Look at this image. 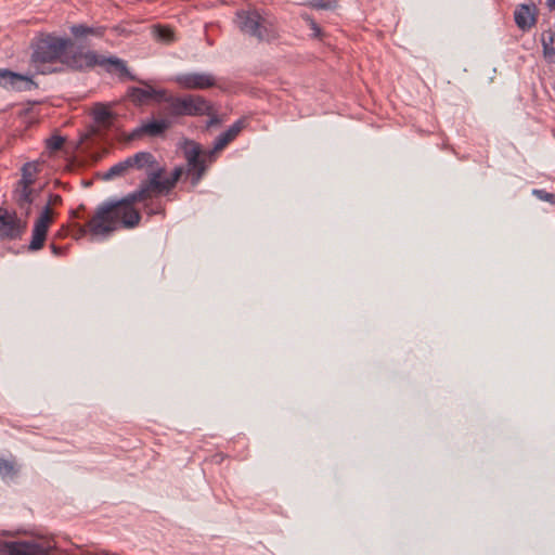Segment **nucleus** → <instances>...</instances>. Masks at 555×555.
I'll return each instance as SVG.
<instances>
[{"label":"nucleus","instance_id":"9","mask_svg":"<svg viewBox=\"0 0 555 555\" xmlns=\"http://www.w3.org/2000/svg\"><path fill=\"white\" fill-rule=\"evenodd\" d=\"M0 87L21 92L37 89L38 85L27 75L8 68H0Z\"/></svg>","mask_w":555,"mask_h":555},{"label":"nucleus","instance_id":"21","mask_svg":"<svg viewBox=\"0 0 555 555\" xmlns=\"http://www.w3.org/2000/svg\"><path fill=\"white\" fill-rule=\"evenodd\" d=\"M18 473V468L13 460L4 459L0 455V476L2 479L14 478Z\"/></svg>","mask_w":555,"mask_h":555},{"label":"nucleus","instance_id":"33","mask_svg":"<svg viewBox=\"0 0 555 555\" xmlns=\"http://www.w3.org/2000/svg\"><path fill=\"white\" fill-rule=\"evenodd\" d=\"M311 4L318 9H330L331 5L326 0H311Z\"/></svg>","mask_w":555,"mask_h":555},{"label":"nucleus","instance_id":"12","mask_svg":"<svg viewBox=\"0 0 555 555\" xmlns=\"http://www.w3.org/2000/svg\"><path fill=\"white\" fill-rule=\"evenodd\" d=\"M169 127L170 121L167 119H151L134 128L130 134V139H141L144 135L152 138L160 137Z\"/></svg>","mask_w":555,"mask_h":555},{"label":"nucleus","instance_id":"17","mask_svg":"<svg viewBox=\"0 0 555 555\" xmlns=\"http://www.w3.org/2000/svg\"><path fill=\"white\" fill-rule=\"evenodd\" d=\"M153 193L141 182L138 190L134 192L129 193L124 198L116 201V202H109L108 204L117 205L118 207L125 206L127 207H133V205L138 202H146L147 199L152 198Z\"/></svg>","mask_w":555,"mask_h":555},{"label":"nucleus","instance_id":"23","mask_svg":"<svg viewBox=\"0 0 555 555\" xmlns=\"http://www.w3.org/2000/svg\"><path fill=\"white\" fill-rule=\"evenodd\" d=\"M184 173V168L182 166H177L170 177L165 178V184H166V194H168L170 191H172L178 181L181 179L182 175Z\"/></svg>","mask_w":555,"mask_h":555},{"label":"nucleus","instance_id":"8","mask_svg":"<svg viewBox=\"0 0 555 555\" xmlns=\"http://www.w3.org/2000/svg\"><path fill=\"white\" fill-rule=\"evenodd\" d=\"M53 211L43 207L33 228L31 240L28 245L29 251H37L44 246L50 225L53 223Z\"/></svg>","mask_w":555,"mask_h":555},{"label":"nucleus","instance_id":"28","mask_svg":"<svg viewBox=\"0 0 555 555\" xmlns=\"http://www.w3.org/2000/svg\"><path fill=\"white\" fill-rule=\"evenodd\" d=\"M65 140L61 135H52L47 140V147L51 151H59L62 149Z\"/></svg>","mask_w":555,"mask_h":555},{"label":"nucleus","instance_id":"14","mask_svg":"<svg viewBox=\"0 0 555 555\" xmlns=\"http://www.w3.org/2000/svg\"><path fill=\"white\" fill-rule=\"evenodd\" d=\"M34 193L35 190L33 188L23 186L20 184H15V188L12 192V198L17 207L23 211L25 218L29 217L31 214Z\"/></svg>","mask_w":555,"mask_h":555},{"label":"nucleus","instance_id":"27","mask_svg":"<svg viewBox=\"0 0 555 555\" xmlns=\"http://www.w3.org/2000/svg\"><path fill=\"white\" fill-rule=\"evenodd\" d=\"M532 194H533L537 198H539V199H541V201H543V202H547V203H551V204H555V194H554V193H550V192H547V191H545V190H542V189H541V190H540V189H534V190L532 191Z\"/></svg>","mask_w":555,"mask_h":555},{"label":"nucleus","instance_id":"3","mask_svg":"<svg viewBox=\"0 0 555 555\" xmlns=\"http://www.w3.org/2000/svg\"><path fill=\"white\" fill-rule=\"evenodd\" d=\"M163 113L167 117L180 118L184 116L198 117L212 114V104L199 94L167 95L165 96Z\"/></svg>","mask_w":555,"mask_h":555},{"label":"nucleus","instance_id":"39","mask_svg":"<svg viewBox=\"0 0 555 555\" xmlns=\"http://www.w3.org/2000/svg\"><path fill=\"white\" fill-rule=\"evenodd\" d=\"M73 217H78V215L75 211H72Z\"/></svg>","mask_w":555,"mask_h":555},{"label":"nucleus","instance_id":"24","mask_svg":"<svg viewBox=\"0 0 555 555\" xmlns=\"http://www.w3.org/2000/svg\"><path fill=\"white\" fill-rule=\"evenodd\" d=\"M93 118L96 122L106 125L109 124L112 119V113L105 107H100L94 109L93 112Z\"/></svg>","mask_w":555,"mask_h":555},{"label":"nucleus","instance_id":"22","mask_svg":"<svg viewBox=\"0 0 555 555\" xmlns=\"http://www.w3.org/2000/svg\"><path fill=\"white\" fill-rule=\"evenodd\" d=\"M541 41L544 55L555 56V34L552 30L542 34Z\"/></svg>","mask_w":555,"mask_h":555},{"label":"nucleus","instance_id":"6","mask_svg":"<svg viewBox=\"0 0 555 555\" xmlns=\"http://www.w3.org/2000/svg\"><path fill=\"white\" fill-rule=\"evenodd\" d=\"M184 158L188 164V173L191 176L192 185H196L206 172L207 166L202 158L204 151L202 145L193 140L184 139L181 144Z\"/></svg>","mask_w":555,"mask_h":555},{"label":"nucleus","instance_id":"25","mask_svg":"<svg viewBox=\"0 0 555 555\" xmlns=\"http://www.w3.org/2000/svg\"><path fill=\"white\" fill-rule=\"evenodd\" d=\"M125 176H127V173L124 170L120 163L118 162L117 164L113 165L106 172L103 173V179L112 180L116 177H125Z\"/></svg>","mask_w":555,"mask_h":555},{"label":"nucleus","instance_id":"18","mask_svg":"<svg viewBox=\"0 0 555 555\" xmlns=\"http://www.w3.org/2000/svg\"><path fill=\"white\" fill-rule=\"evenodd\" d=\"M69 30H70V34L76 39H81L87 36H94V37L101 38L105 34L106 27L105 26H88L86 24H75V25L70 26Z\"/></svg>","mask_w":555,"mask_h":555},{"label":"nucleus","instance_id":"19","mask_svg":"<svg viewBox=\"0 0 555 555\" xmlns=\"http://www.w3.org/2000/svg\"><path fill=\"white\" fill-rule=\"evenodd\" d=\"M134 170H146L155 164V156L151 152H138L130 156Z\"/></svg>","mask_w":555,"mask_h":555},{"label":"nucleus","instance_id":"30","mask_svg":"<svg viewBox=\"0 0 555 555\" xmlns=\"http://www.w3.org/2000/svg\"><path fill=\"white\" fill-rule=\"evenodd\" d=\"M50 248H51L53 255H55V256H63V255H65V253L67 250V247L59 246L54 243L50 244Z\"/></svg>","mask_w":555,"mask_h":555},{"label":"nucleus","instance_id":"20","mask_svg":"<svg viewBox=\"0 0 555 555\" xmlns=\"http://www.w3.org/2000/svg\"><path fill=\"white\" fill-rule=\"evenodd\" d=\"M37 172L38 165L36 163L24 164L21 169L22 178L16 182V184L31 188L35 183Z\"/></svg>","mask_w":555,"mask_h":555},{"label":"nucleus","instance_id":"35","mask_svg":"<svg viewBox=\"0 0 555 555\" xmlns=\"http://www.w3.org/2000/svg\"><path fill=\"white\" fill-rule=\"evenodd\" d=\"M310 26H311V29L314 31L313 36L319 37L321 34V28L318 26V24L313 20H311Z\"/></svg>","mask_w":555,"mask_h":555},{"label":"nucleus","instance_id":"29","mask_svg":"<svg viewBox=\"0 0 555 555\" xmlns=\"http://www.w3.org/2000/svg\"><path fill=\"white\" fill-rule=\"evenodd\" d=\"M63 198L60 194L51 193L48 197V203L44 207H49L51 209V206H59L62 205Z\"/></svg>","mask_w":555,"mask_h":555},{"label":"nucleus","instance_id":"31","mask_svg":"<svg viewBox=\"0 0 555 555\" xmlns=\"http://www.w3.org/2000/svg\"><path fill=\"white\" fill-rule=\"evenodd\" d=\"M120 165L122 166L124 170L126 171V173L128 175L131 170H134L133 169V165H132V162L130 159V156H128L127 158H125L124 160H120L119 162Z\"/></svg>","mask_w":555,"mask_h":555},{"label":"nucleus","instance_id":"15","mask_svg":"<svg viewBox=\"0 0 555 555\" xmlns=\"http://www.w3.org/2000/svg\"><path fill=\"white\" fill-rule=\"evenodd\" d=\"M246 119L240 118L228 130L220 133L215 140V151H222L229 143H231L238 133L245 128Z\"/></svg>","mask_w":555,"mask_h":555},{"label":"nucleus","instance_id":"16","mask_svg":"<svg viewBox=\"0 0 555 555\" xmlns=\"http://www.w3.org/2000/svg\"><path fill=\"white\" fill-rule=\"evenodd\" d=\"M514 20L518 28L528 30L537 23V16L528 4H519L514 12Z\"/></svg>","mask_w":555,"mask_h":555},{"label":"nucleus","instance_id":"36","mask_svg":"<svg viewBox=\"0 0 555 555\" xmlns=\"http://www.w3.org/2000/svg\"><path fill=\"white\" fill-rule=\"evenodd\" d=\"M163 211H164V208L162 207L160 204H158L155 208H151L149 214L150 215L162 214Z\"/></svg>","mask_w":555,"mask_h":555},{"label":"nucleus","instance_id":"26","mask_svg":"<svg viewBox=\"0 0 555 555\" xmlns=\"http://www.w3.org/2000/svg\"><path fill=\"white\" fill-rule=\"evenodd\" d=\"M155 35L159 40L171 41L173 39V33L168 27L157 26L155 28Z\"/></svg>","mask_w":555,"mask_h":555},{"label":"nucleus","instance_id":"10","mask_svg":"<svg viewBox=\"0 0 555 555\" xmlns=\"http://www.w3.org/2000/svg\"><path fill=\"white\" fill-rule=\"evenodd\" d=\"M173 80L186 90H206L216 86L215 76L208 73L179 74Z\"/></svg>","mask_w":555,"mask_h":555},{"label":"nucleus","instance_id":"38","mask_svg":"<svg viewBox=\"0 0 555 555\" xmlns=\"http://www.w3.org/2000/svg\"><path fill=\"white\" fill-rule=\"evenodd\" d=\"M545 3L550 11L555 10V0H545Z\"/></svg>","mask_w":555,"mask_h":555},{"label":"nucleus","instance_id":"34","mask_svg":"<svg viewBox=\"0 0 555 555\" xmlns=\"http://www.w3.org/2000/svg\"><path fill=\"white\" fill-rule=\"evenodd\" d=\"M26 531H22V530H16V531H10V530H3L0 532V535L2 537H16V535H20V534H25Z\"/></svg>","mask_w":555,"mask_h":555},{"label":"nucleus","instance_id":"4","mask_svg":"<svg viewBox=\"0 0 555 555\" xmlns=\"http://www.w3.org/2000/svg\"><path fill=\"white\" fill-rule=\"evenodd\" d=\"M235 24L245 35L258 41H271L278 38V30L270 20L263 17L257 10H241L236 12Z\"/></svg>","mask_w":555,"mask_h":555},{"label":"nucleus","instance_id":"32","mask_svg":"<svg viewBox=\"0 0 555 555\" xmlns=\"http://www.w3.org/2000/svg\"><path fill=\"white\" fill-rule=\"evenodd\" d=\"M208 116H209V119L207 121V128H209L211 126H215V125H218L220 122V119L217 116L216 111H215L214 107H212V114H210Z\"/></svg>","mask_w":555,"mask_h":555},{"label":"nucleus","instance_id":"11","mask_svg":"<svg viewBox=\"0 0 555 555\" xmlns=\"http://www.w3.org/2000/svg\"><path fill=\"white\" fill-rule=\"evenodd\" d=\"M145 88L130 87L127 91L128 98L137 105L144 104L150 100L164 102L166 96L165 90L154 89L152 86L144 83Z\"/></svg>","mask_w":555,"mask_h":555},{"label":"nucleus","instance_id":"7","mask_svg":"<svg viewBox=\"0 0 555 555\" xmlns=\"http://www.w3.org/2000/svg\"><path fill=\"white\" fill-rule=\"evenodd\" d=\"M27 230V221L21 219L15 211L0 208V238L8 241L21 240Z\"/></svg>","mask_w":555,"mask_h":555},{"label":"nucleus","instance_id":"5","mask_svg":"<svg viewBox=\"0 0 555 555\" xmlns=\"http://www.w3.org/2000/svg\"><path fill=\"white\" fill-rule=\"evenodd\" d=\"M55 550L50 539L0 541V555H54Z\"/></svg>","mask_w":555,"mask_h":555},{"label":"nucleus","instance_id":"37","mask_svg":"<svg viewBox=\"0 0 555 555\" xmlns=\"http://www.w3.org/2000/svg\"><path fill=\"white\" fill-rule=\"evenodd\" d=\"M218 151H215V146L212 147V150L208 151L206 153V156L208 157V159L210 162H212L215 159V154L217 153Z\"/></svg>","mask_w":555,"mask_h":555},{"label":"nucleus","instance_id":"13","mask_svg":"<svg viewBox=\"0 0 555 555\" xmlns=\"http://www.w3.org/2000/svg\"><path fill=\"white\" fill-rule=\"evenodd\" d=\"M166 169L160 166L155 158V164L150 166L146 176L147 178L142 183L153 193L157 195L166 194L165 178H163Z\"/></svg>","mask_w":555,"mask_h":555},{"label":"nucleus","instance_id":"1","mask_svg":"<svg viewBox=\"0 0 555 555\" xmlns=\"http://www.w3.org/2000/svg\"><path fill=\"white\" fill-rule=\"evenodd\" d=\"M73 44L69 38H62L53 34H40L31 40L30 63L39 74L43 75L57 72L56 68H50L48 65L61 62L74 70H83L98 65L109 74L116 73L120 78L135 80L121 59L113 55H100L91 50L75 51L68 54L67 50Z\"/></svg>","mask_w":555,"mask_h":555},{"label":"nucleus","instance_id":"2","mask_svg":"<svg viewBox=\"0 0 555 555\" xmlns=\"http://www.w3.org/2000/svg\"><path fill=\"white\" fill-rule=\"evenodd\" d=\"M141 221V214L134 207H125L114 204H104L98 207L94 216L86 225L77 224L78 233L85 235L106 236L116 231L121 224L124 228H134Z\"/></svg>","mask_w":555,"mask_h":555}]
</instances>
